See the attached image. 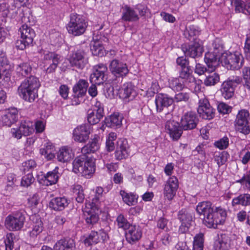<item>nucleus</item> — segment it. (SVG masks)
I'll list each match as a JSON object with an SVG mask.
<instances>
[{
	"label": "nucleus",
	"mask_w": 250,
	"mask_h": 250,
	"mask_svg": "<svg viewBox=\"0 0 250 250\" xmlns=\"http://www.w3.org/2000/svg\"><path fill=\"white\" fill-rule=\"evenodd\" d=\"M129 146L126 140H121L118 143V146L115 151L116 160H121L126 159L129 156Z\"/></svg>",
	"instance_id": "21"
},
{
	"label": "nucleus",
	"mask_w": 250,
	"mask_h": 250,
	"mask_svg": "<svg viewBox=\"0 0 250 250\" xmlns=\"http://www.w3.org/2000/svg\"><path fill=\"white\" fill-rule=\"evenodd\" d=\"M85 163L80 174L86 178H89L95 171V160L92 158L88 156Z\"/></svg>",
	"instance_id": "25"
},
{
	"label": "nucleus",
	"mask_w": 250,
	"mask_h": 250,
	"mask_svg": "<svg viewBox=\"0 0 250 250\" xmlns=\"http://www.w3.org/2000/svg\"><path fill=\"white\" fill-rule=\"evenodd\" d=\"M88 86V83L85 80H80L73 88L74 97L79 98L83 96L86 93Z\"/></svg>",
	"instance_id": "27"
},
{
	"label": "nucleus",
	"mask_w": 250,
	"mask_h": 250,
	"mask_svg": "<svg viewBox=\"0 0 250 250\" xmlns=\"http://www.w3.org/2000/svg\"><path fill=\"white\" fill-rule=\"evenodd\" d=\"M188 84L180 78H172L169 80V87L174 91H181Z\"/></svg>",
	"instance_id": "43"
},
{
	"label": "nucleus",
	"mask_w": 250,
	"mask_h": 250,
	"mask_svg": "<svg viewBox=\"0 0 250 250\" xmlns=\"http://www.w3.org/2000/svg\"><path fill=\"white\" fill-rule=\"evenodd\" d=\"M43 230V224L40 218L37 219L33 226L32 230L30 232V236L35 237L39 234Z\"/></svg>",
	"instance_id": "50"
},
{
	"label": "nucleus",
	"mask_w": 250,
	"mask_h": 250,
	"mask_svg": "<svg viewBox=\"0 0 250 250\" xmlns=\"http://www.w3.org/2000/svg\"><path fill=\"white\" fill-rule=\"evenodd\" d=\"M109 69L114 75L118 77H125L129 72L126 64L116 59L111 62Z\"/></svg>",
	"instance_id": "15"
},
{
	"label": "nucleus",
	"mask_w": 250,
	"mask_h": 250,
	"mask_svg": "<svg viewBox=\"0 0 250 250\" xmlns=\"http://www.w3.org/2000/svg\"><path fill=\"white\" fill-rule=\"evenodd\" d=\"M234 90L231 83L227 81L222 83L220 89L222 96L226 99H229L233 96Z\"/></svg>",
	"instance_id": "30"
},
{
	"label": "nucleus",
	"mask_w": 250,
	"mask_h": 250,
	"mask_svg": "<svg viewBox=\"0 0 250 250\" xmlns=\"http://www.w3.org/2000/svg\"><path fill=\"white\" fill-rule=\"evenodd\" d=\"M178 187L179 182L177 177L174 176L170 177L164 185L163 194L165 199L172 200L176 195Z\"/></svg>",
	"instance_id": "7"
},
{
	"label": "nucleus",
	"mask_w": 250,
	"mask_h": 250,
	"mask_svg": "<svg viewBox=\"0 0 250 250\" xmlns=\"http://www.w3.org/2000/svg\"><path fill=\"white\" fill-rule=\"evenodd\" d=\"M99 137L95 135L91 141L86 145L82 147L81 152L82 154L86 155L87 154L94 153L97 151L99 148V145L98 143Z\"/></svg>",
	"instance_id": "31"
},
{
	"label": "nucleus",
	"mask_w": 250,
	"mask_h": 250,
	"mask_svg": "<svg viewBox=\"0 0 250 250\" xmlns=\"http://www.w3.org/2000/svg\"><path fill=\"white\" fill-rule=\"evenodd\" d=\"M104 115L95 111L89 109L87 112V119L89 124L91 125H95L98 123L101 119L103 117Z\"/></svg>",
	"instance_id": "44"
},
{
	"label": "nucleus",
	"mask_w": 250,
	"mask_h": 250,
	"mask_svg": "<svg viewBox=\"0 0 250 250\" xmlns=\"http://www.w3.org/2000/svg\"><path fill=\"white\" fill-rule=\"evenodd\" d=\"M204 248V235L199 233L194 237L192 250H203Z\"/></svg>",
	"instance_id": "48"
},
{
	"label": "nucleus",
	"mask_w": 250,
	"mask_h": 250,
	"mask_svg": "<svg viewBox=\"0 0 250 250\" xmlns=\"http://www.w3.org/2000/svg\"><path fill=\"white\" fill-rule=\"evenodd\" d=\"M126 240L130 244H134L139 241L142 236L141 228L135 225H131L125 232Z\"/></svg>",
	"instance_id": "13"
},
{
	"label": "nucleus",
	"mask_w": 250,
	"mask_h": 250,
	"mask_svg": "<svg viewBox=\"0 0 250 250\" xmlns=\"http://www.w3.org/2000/svg\"><path fill=\"white\" fill-rule=\"evenodd\" d=\"M87 158L88 156L83 154L82 155L76 157L72 163L73 172L76 174H80L83 166L86 164L85 163Z\"/></svg>",
	"instance_id": "29"
},
{
	"label": "nucleus",
	"mask_w": 250,
	"mask_h": 250,
	"mask_svg": "<svg viewBox=\"0 0 250 250\" xmlns=\"http://www.w3.org/2000/svg\"><path fill=\"white\" fill-rule=\"evenodd\" d=\"M40 86L38 78L31 76L21 84L18 88V93L24 100L32 103L38 97V89Z\"/></svg>",
	"instance_id": "1"
},
{
	"label": "nucleus",
	"mask_w": 250,
	"mask_h": 250,
	"mask_svg": "<svg viewBox=\"0 0 250 250\" xmlns=\"http://www.w3.org/2000/svg\"><path fill=\"white\" fill-rule=\"evenodd\" d=\"M34 123L29 120L22 121L20 125L23 135L25 136H29L34 132Z\"/></svg>",
	"instance_id": "37"
},
{
	"label": "nucleus",
	"mask_w": 250,
	"mask_h": 250,
	"mask_svg": "<svg viewBox=\"0 0 250 250\" xmlns=\"http://www.w3.org/2000/svg\"><path fill=\"white\" fill-rule=\"evenodd\" d=\"M108 157H111V156L106 155H104L103 158V161L105 167L107 168L108 172H114L117 170L119 168L118 163H108L107 158Z\"/></svg>",
	"instance_id": "52"
},
{
	"label": "nucleus",
	"mask_w": 250,
	"mask_h": 250,
	"mask_svg": "<svg viewBox=\"0 0 250 250\" xmlns=\"http://www.w3.org/2000/svg\"><path fill=\"white\" fill-rule=\"evenodd\" d=\"M123 117L118 113H115L109 117L110 123H108L109 125L111 127L120 126L122 124Z\"/></svg>",
	"instance_id": "49"
},
{
	"label": "nucleus",
	"mask_w": 250,
	"mask_h": 250,
	"mask_svg": "<svg viewBox=\"0 0 250 250\" xmlns=\"http://www.w3.org/2000/svg\"><path fill=\"white\" fill-rule=\"evenodd\" d=\"M218 48H210L205 54V62L209 71H215L218 65V59L220 60Z\"/></svg>",
	"instance_id": "12"
},
{
	"label": "nucleus",
	"mask_w": 250,
	"mask_h": 250,
	"mask_svg": "<svg viewBox=\"0 0 250 250\" xmlns=\"http://www.w3.org/2000/svg\"><path fill=\"white\" fill-rule=\"evenodd\" d=\"M135 10L138 13V15L140 17L145 16L149 13V9L145 4H138L135 7Z\"/></svg>",
	"instance_id": "58"
},
{
	"label": "nucleus",
	"mask_w": 250,
	"mask_h": 250,
	"mask_svg": "<svg viewBox=\"0 0 250 250\" xmlns=\"http://www.w3.org/2000/svg\"><path fill=\"white\" fill-rule=\"evenodd\" d=\"M32 71L31 65L27 62H23L19 64L16 67V74L20 77H26L30 74Z\"/></svg>",
	"instance_id": "39"
},
{
	"label": "nucleus",
	"mask_w": 250,
	"mask_h": 250,
	"mask_svg": "<svg viewBox=\"0 0 250 250\" xmlns=\"http://www.w3.org/2000/svg\"><path fill=\"white\" fill-rule=\"evenodd\" d=\"M174 100L167 95L159 93L155 97V104L158 112H161L164 107H168L172 104Z\"/></svg>",
	"instance_id": "20"
},
{
	"label": "nucleus",
	"mask_w": 250,
	"mask_h": 250,
	"mask_svg": "<svg viewBox=\"0 0 250 250\" xmlns=\"http://www.w3.org/2000/svg\"><path fill=\"white\" fill-rule=\"evenodd\" d=\"M58 169L56 167L52 171L48 172L42 178V184L47 186L56 184L59 178Z\"/></svg>",
	"instance_id": "28"
},
{
	"label": "nucleus",
	"mask_w": 250,
	"mask_h": 250,
	"mask_svg": "<svg viewBox=\"0 0 250 250\" xmlns=\"http://www.w3.org/2000/svg\"><path fill=\"white\" fill-rule=\"evenodd\" d=\"M61 56L54 52H48L44 55V59L46 60L52 61V62L47 68V73H50L55 71L59 62Z\"/></svg>",
	"instance_id": "26"
},
{
	"label": "nucleus",
	"mask_w": 250,
	"mask_h": 250,
	"mask_svg": "<svg viewBox=\"0 0 250 250\" xmlns=\"http://www.w3.org/2000/svg\"><path fill=\"white\" fill-rule=\"evenodd\" d=\"M182 81L185 82L186 83L188 84L194 82L195 78L192 76L190 72L189 67H184L181 68L179 73V78Z\"/></svg>",
	"instance_id": "41"
},
{
	"label": "nucleus",
	"mask_w": 250,
	"mask_h": 250,
	"mask_svg": "<svg viewBox=\"0 0 250 250\" xmlns=\"http://www.w3.org/2000/svg\"><path fill=\"white\" fill-rule=\"evenodd\" d=\"M243 76L244 80V85L250 90V67H245L243 69Z\"/></svg>",
	"instance_id": "57"
},
{
	"label": "nucleus",
	"mask_w": 250,
	"mask_h": 250,
	"mask_svg": "<svg viewBox=\"0 0 250 250\" xmlns=\"http://www.w3.org/2000/svg\"><path fill=\"white\" fill-rule=\"evenodd\" d=\"M120 193L123 201L128 206H133L137 202L138 196L136 194L125 190H121Z\"/></svg>",
	"instance_id": "42"
},
{
	"label": "nucleus",
	"mask_w": 250,
	"mask_h": 250,
	"mask_svg": "<svg viewBox=\"0 0 250 250\" xmlns=\"http://www.w3.org/2000/svg\"><path fill=\"white\" fill-rule=\"evenodd\" d=\"M120 98L125 100H132L136 95L135 86L131 83H124L119 90Z\"/></svg>",
	"instance_id": "18"
},
{
	"label": "nucleus",
	"mask_w": 250,
	"mask_h": 250,
	"mask_svg": "<svg viewBox=\"0 0 250 250\" xmlns=\"http://www.w3.org/2000/svg\"><path fill=\"white\" fill-rule=\"evenodd\" d=\"M209 71L208 68H207L204 65L200 63L196 64L194 72L198 75L201 76L204 74L206 72L207 73Z\"/></svg>",
	"instance_id": "61"
},
{
	"label": "nucleus",
	"mask_w": 250,
	"mask_h": 250,
	"mask_svg": "<svg viewBox=\"0 0 250 250\" xmlns=\"http://www.w3.org/2000/svg\"><path fill=\"white\" fill-rule=\"evenodd\" d=\"M57 156L59 162H66L70 160L72 157L71 150L67 147H62L58 152Z\"/></svg>",
	"instance_id": "36"
},
{
	"label": "nucleus",
	"mask_w": 250,
	"mask_h": 250,
	"mask_svg": "<svg viewBox=\"0 0 250 250\" xmlns=\"http://www.w3.org/2000/svg\"><path fill=\"white\" fill-rule=\"evenodd\" d=\"M214 145L220 149H226L229 145V139L227 137H224L220 140L215 142Z\"/></svg>",
	"instance_id": "59"
},
{
	"label": "nucleus",
	"mask_w": 250,
	"mask_h": 250,
	"mask_svg": "<svg viewBox=\"0 0 250 250\" xmlns=\"http://www.w3.org/2000/svg\"><path fill=\"white\" fill-rule=\"evenodd\" d=\"M35 179L31 172H29L27 174L23 176L21 180V186L28 187L34 181Z\"/></svg>",
	"instance_id": "55"
},
{
	"label": "nucleus",
	"mask_w": 250,
	"mask_h": 250,
	"mask_svg": "<svg viewBox=\"0 0 250 250\" xmlns=\"http://www.w3.org/2000/svg\"><path fill=\"white\" fill-rule=\"evenodd\" d=\"M217 109L219 113L225 114L231 112V107L224 103H220L217 106Z\"/></svg>",
	"instance_id": "62"
},
{
	"label": "nucleus",
	"mask_w": 250,
	"mask_h": 250,
	"mask_svg": "<svg viewBox=\"0 0 250 250\" xmlns=\"http://www.w3.org/2000/svg\"><path fill=\"white\" fill-rule=\"evenodd\" d=\"M231 5L234 7L235 12L237 13H246L247 3L242 0H230Z\"/></svg>",
	"instance_id": "46"
},
{
	"label": "nucleus",
	"mask_w": 250,
	"mask_h": 250,
	"mask_svg": "<svg viewBox=\"0 0 250 250\" xmlns=\"http://www.w3.org/2000/svg\"><path fill=\"white\" fill-rule=\"evenodd\" d=\"M198 122L196 114L193 112H188L185 114L181 119V125L183 130H190L195 128Z\"/></svg>",
	"instance_id": "14"
},
{
	"label": "nucleus",
	"mask_w": 250,
	"mask_h": 250,
	"mask_svg": "<svg viewBox=\"0 0 250 250\" xmlns=\"http://www.w3.org/2000/svg\"><path fill=\"white\" fill-rule=\"evenodd\" d=\"M186 56L195 58L200 57L203 53V48H182Z\"/></svg>",
	"instance_id": "45"
},
{
	"label": "nucleus",
	"mask_w": 250,
	"mask_h": 250,
	"mask_svg": "<svg viewBox=\"0 0 250 250\" xmlns=\"http://www.w3.org/2000/svg\"><path fill=\"white\" fill-rule=\"evenodd\" d=\"M97 209V205H92L90 202L85 203L83 211L85 216V221L87 224L93 225L98 222V216L94 213Z\"/></svg>",
	"instance_id": "17"
},
{
	"label": "nucleus",
	"mask_w": 250,
	"mask_h": 250,
	"mask_svg": "<svg viewBox=\"0 0 250 250\" xmlns=\"http://www.w3.org/2000/svg\"><path fill=\"white\" fill-rule=\"evenodd\" d=\"M69 60L72 66L80 69L83 68L86 63L84 59L83 52L80 50L73 53Z\"/></svg>",
	"instance_id": "22"
},
{
	"label": "nucleus",
	"mask_w": 250,
	"mask_h": 250,
	"mask_svg": "<svg viewBox=\"0 0 250 250\" xmlns=\"http://www.w3.org/2000/svg\"><path fill=\"white\" fill-rule=\"evenodd\" d=\"M215 207L209 201H203L198 203L196 210L200 215H203L205 217L210 211L212 212Z\"/></svg>",
	"instance_id": "33"
},
{
	"label": "nucleus",
	"mask_w": 250,
	"mask_h": 250,
	"mask_svg": "<svg viewBox=\"0 0 250 250\" xmlns=\"http://www.w3.org/2000/svg\"><path fill=\"white\" fill-rule=\"evenodd\" d=\"M117 225L119 228L126 230L131 225L122 214H120L116 219Z\"/></svg>",
	"instance_id": "53"
},
{
	"label": "nucleus",
	"mask_w": 250,
	"mask_h": 250,
	"mask_svg": "<svg viewBox=\"0 0 250 250\" xmlns=\"http://www.w3.org/2000/svg\"><path fill=\"white\" fill-rule=\"evenodd\" d=\"M68 204V201L65 197H56L51 200L49 206L55 210H62Z\"/></svg>",
	"instance_id": "32"
},
{
	"label": "nucleus",
	"mask_w": 250,
	"mask_h": 250,
	"mask_svg": "<svg viewBox=\"0 0 250 250\" xmlns=\"http://www.w3.org/2000/svg\"><path fill=\"white\" fill-rule=\"evenodd\" d=\"M250 113L245 109L239 110L234 121V126L236 131L244 135L250 133Z\"/></svg>",
	"instance_id": "5"
},
{
	"label": "nucleus",
	"mask_w": 250,
	"mask_h": 250,
	"mask_svg": "<svg viewBox=\"0 0 250 250\" xmlns=\"http://www.w3.org/2000/svg\"><path fill=\"white\" fill-rule=\"evenodd\" d=\"M14 234L12 233H8L4 238V242L5 244V250H12L14 248L13 242Z\"/></svg>",
	"instance_id": "54"
},
{
	"label": "nucleus",
	"mask_w": 250,
	"mask_h": 250,
	"mask_svg": "<svg viewBox=\"0 0 250 250\" xmlns=\"http://www.w3.org/2000/svg\"><path fill=\"white\" fill-rule=\"evenodd\" d=\"M229 154L223 151L222 152H216L214 154V158L219 167L224 165L228 160Z\"/></svg>",
	"instance_id": "51"
},
{
	"label": "nucleus",
	"mask_w": 250,
	"mask_h": 250,
	"mask_svg": "<svg viewBox=\"0 0 250 250\" xmlns=\"http://www.w3.org/2000/svg\"><path fill=\"white\" fill-rule=\"evenodd\" d=\"M220 61L224 63L228 69L238 70L242 66L243 57L239 52L226 51L221 53Z\"/></svg>",
	"instance_id": "4"
},
{
	"label": "nucleus",
	"mask_w": 250,
	"mask_h": 250,
	"mask_svg": "<svg viewBox=\"0 0 250 250\" xmlns=\"http://www.w3.org/2000/svg\"><path fill=\"white\" fill-rule=\"evenodd\" d=\"M87 25V21L82 15L72 13L70 15L66 29L69 34L75 36H80L84 33Z\"/></svg>",
	"instance_id": "2"
},
{
	"label": "nucleus",
	"mask_w": 250,
	"mask_h": 250,
	"mask_svg": "<svg viewBox=\"0 0 250 250\" xmlns=\"http://www.w3.org/2000/svg\"><path fill=\"white\" fill-rule=\"evenodd\" d=\"M166 129L173 140H178L183 133L181 125L180 126L178 122L173 120H169L166 123Z\"/></svg>",
	"instance_id": "19"
},
{
	"label": "nucleus",
	"mask_w": 250,
	"mask_h": 250,
	"mask_svg": "<svg viewBox=\"0 0 250 250\" xmlns=\"http://www.w3.org/2000/svg\"><path fill=\"white\" fill-rule=\"evenodd\" d=\"M25 218L21 211H16L9 214L5 219V228L10 231H18L23 227Z\"/></svg>",
	"instance_id": "6"
},
{
	"label": "nucleus",
	"mask_w": 250,
	"mask_h": 250,
	"mask_svg": "<svg viewBox=\"0 0 250 250\" xmlns=\"http://www.w3.org/2000/svg\"><path fill=\"white\" fill-rule=\"evenodd\" d=\"M122 19L125 21H136L139 17L135 9L126 5L122 8Z\"/></svg>",
	"instance_id": "24"
},
{
	"label": "nucleus",
	"mask_w": 250,
	"mask_h": 250,
	"mask_svg": "<svg viewBox=\"0 0 250 250\" xmlns=\"http://www.w3.org/2000/svg\"><path fill=\"white\" fill-rule=\"evenodd\" d=\"M220 81V76L214 71H209L206 74V77L204 81L205 85L212 86L215 85Z\"/></svg>",
	"instance_id": "38"
},
{
	"label": "nucleus",
	"mask_w": 250,
	"mask_h": 250,
	"mask_svg": "<svg viewBox=\"0 0 250 250\" xmlns=\"http://www.w3.org/2000/svg\"><path fill=\"white\" fill-rule=\"evenodd\" d=\"M215 110L210 105L208 100L204 98L199 101L197 111L200 116L206 120L213 118Z\"/></svg>",
	"instance_id": "8"
},
{
	"label": "nucleus",
	"mask_w": 250,
	"mask_h": 250,
	"mask_svg": "<svg viewBox=\"0 0 250 250\" xmlns=\"http://www.w3.org/2000/svg\"><path fill=\"white\" fill-rule=\"evenodd\" d=\"M74 192H76L77 196L76 200L77 202L82 203L84 200V195L82 187L80 185H76L74 188Z\"/></svg>",
	"instance_id": "56"
},
{
	"label": "nucleus",
	"mask_w": 250,
	"mask_h": 250,
	"mask_svg": "<svg viewBox=\"0 0 250 250\" xmlns=\"http://www.w3.org/2000/svg\"><path fill=\"white\" fill-rule=\"evenodd\" d=\"M227 217L225 209L221 207H215L203 218V223L209 228H216L218 225L223 224Z\"/></svg>",
	"instance_id": "3"
},
{
	"label": "nucleus",
	"mask_w": 250,
	"mask_h": 250,
	"mask_svg": "<svg viewBox=\"0 0 250 250\" xmlns=\"http://www.w3.org/2000/svg\"><path fill=\"white\" fill-rule=\"evenodd\" d=\"M19 31L21 34V44L24 47L33 46V39L36 35L34 30L24 24L20 28Z\"/></svg>",
	"instance_id": "9"
},
{
	"label": "nucleus",
	"mask_w": 250,
	"mask_h": 250,
	"mask_svg": "<svg viewBox=\"0 0 250 250\" xmlns=\"http://www.w3.org/2000/svg\"><path fill=\"white\" fill-rule=\"evenodd\" d=\"M18 111L16 108L6 109L2 112L0 122L3 125L10 126L18 120Z\"/></svg>",
	"instance_id": "16"
},
{
	"label": "nucleus",
	"mask_w": 250,
	"mask_h": 250,
	"mask_svg": "<svg viewBox=\"0 0 250 250\" xmlns=\"http://www.w3.org/2000/svg\"><path fill=\"white\" fill-rule=\"evenodd\" d=\"M90 50L93 55L100 57H102L106 54L104 48H91Z\"/></svg>",
	"instance_id": "64"
},
{
	"label": "nucleus",
	"mask_w": 250,
	"mask_h": 250,
	"mask_svg": "<svg viewBox=\"0 0 250 250\" xmlns=\"http://www.w3.org/2000/svg\"><path fill=\"white\" fill-rule=\"evenodd\" d=\"M90 126L88 124H83L75 128L73 133V138L75 141L85 143L89 137Z\"/></svg>",
	"instance_id": "11"
},
{
	"label": "nucleus",
	"mask_w": 250,
	"mask_h": 250,
	"mask_svg": "<svg viewBox=\"0 0 250 250\" xmlns=\"http://www.w3.org/2000/svg\"><path fill=\"white\" fill-rule=\"evenodd\" d=\"M100 241V238L98 231H92L84 241V244L87 246L98 243Z\"/></svg>",
	"instance_id": "47"
},
{
	"label": "nucleus",
	"mask_w": 250,
	"mask_h": 250,
	"mask_svg": "<svg viewBox=\"0 0 250 250\" xmlns=\"http://www.w3.org/2000/svg\"><path fill=\"white\" fill-rule=\"evenodd\" d=\"M178 218L182 224L191 225L193 221V213L189 210L182 209L178 212Z\"/></svg>",
	"instance_id": "34"
},
{
	"label": "nucleus",
	"mask_w": 250,
	"mask_h": 250,
	"mask_svg": "<svg viewBox=\"0 0 250 250\" xmlns=\"http://www.w3.org/2000/svg\"><path fill=\"white\" fill-rule=\"evenodd\" d=\"M24 172L32 170L36 167V163L34 160H29L22 163Z\"/></svg>",
	"instance_id": "60"
},
{
	"label": "nucleus",
	"mask_w": 250,
	"mask_h": 250,
	"mask_svg": "<svg viewBox=\"0 0 250 250\" xmlns=\"http://www.w3.org/2000/svg\"><path fill=\"white\" fill-rule=\"evenodd\" d=\"M75 249V241L69 238L60 239L54 246V250H74Z\"/></svg>",
	"instance_id": "23"
},
{
	"label": "nucleus",
	"mask_w": 250,
	"mask_h": 250,
	"mask_svg": "<svg viewBox=\"0 0 250 250\" xmlns=\"http://www.w3.org/2000/svg\"><path fill=\"white\" fill-rule=\"evenodd\" d=\"M107 71V68L104 64H99L95 66L94 71L90 77L91 83L98 85L103 83L107 79L106 77Z\"/></svg>",
	"instance_id": "10"
},
{
	"label": "nucleus",
	"mask_w": 250,
	"mask_h": 250,
	"mask_svg": "<svg viewBox=\"0 0 250 250\" xmlns=\"http://www.w3.org/2000/svg\"><path fill=\"white\" fill-rule=\"evenodd\" d=\"M250 205V195L242 194L233 198L232 201V206L242 205L247 206Z\"/></svg>",
	"instance_id": "40"
},
{
	"label": "nucleus",
	"mask_w": 250,
	"mask_h": 250,
	"mask_svg": "<svg viewBox=\"0 0 250 250\" xmlns=\"http://www.w3.org/2000/svg\"><path fill=\"white\" fill-rule=\"evenodd\" d=\"M55 147L52 144L47 142L44 145V147L40 149V152L47 160H51L55 157Z\"/></svg>",
	"instance_id": "35"
},
{
	"label": "nucleus",
	"mask_w": 250,
	"mask_h": 250,
	"mask_svg": "<svg viewBox=\"0 0 250 250\" xmlns=\"http://www.w3.org/2000/svg\"><path fill=\"white\" fill-rule=\"evenodd\" d=\"M215 245L221 250H226L228 249V243L224 240L222 236L215 241Z\"/></svg>",
	"instance_id": "63"
}]
</instances>
